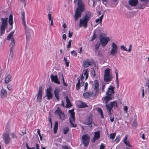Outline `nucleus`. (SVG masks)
Returning <instances> with one entry per match:
<instances>
[{
  "mask_svg": "<svg viewBox=\"0 0 149 149\" xmlns=\"http://www.w3.org/2000/svg\"><path fill=\"white\" fill-rule=\"evenodd\" d=\"M93 94L92 92H86L83 94V95L86 98H88Z\"/></svg>",
  "mask_w": 149,
  "mask_h": 149,
  "instance_id": "obj_25",
  "label": "nucleus"
},
{
  "mask_svg": "<svg viewBox=\"0 0 149 149\" xmlns=\"http://www.w3.org/2000/svg\"><path fill=\"white\" fill-rule=\"evenodd\" d=\"M82 138L84 146H87L89 142V136L88 135L84 134L82 136Z\"/></svg>",
  "mask_w": 149,
  "mask_h": 149,
  "instance_id": "obj_9",
  "label": "nucleus"
},
{
  "mask_svg": "<svg viewBox=\"0 0 149 149\" xmlns=\"http://www.w3.org/2000/svg\"><path fill=\"white\" fill-rule=\"evenodd\" d=\"M105 85L104 84H103L102 85V91H104V89L105 88Z\"/></svg>",
  "mask_w": 149,
  "mask_h": 149,
  "instance_id": "obj_63",
  "label": "nucleus"
},
{
  "mask_svg": "<svg viewBox=\"0 0 149 149\" xmlns=\"http://www.w3.org/2000/svg\"><path fill=\"white\" fill-rule=\"evenodd\" d=\"M69 131V128L68 127H66L63 130L64 133L65 134H66Z\"/></svg>",
  "mask_w": 149,
  "mask_h": 149,
  "instance_id": "obj_43",
  "label": "nucleus"
},
{
  "mask_svg": "<svg viewBox=\"0 0 149 149\" xmlns=\"http://www.w3.org/2000/svg\"><path fill=\"white\" fill-rule=\"evenodd\" d=\"M51 78L52 82L58 84H60V82L58 80L57 75H54L51 74Z\"/></svg>",
  "mask_w": 149,
  "mask_h": 149,
  "instance_id": "obj_16",
  "label": "nucleus"
},
{
  "mask_svg": "<svg viewBox=\"0 0 149 149\" xmlns=\"http://www.w3.org/2000/svg\"><path fill=\"white\" fill-rule=\"evenodd\" d=\"M138 3V0H130L129 1V3L132 6H135Z\"/></svg>",
  "mask_w": 149,
  "mask_h": 149,
  "instance_id": "obj_23",
  "label": "nucleus"
},
{
  "mask_svg": "<svg viewBox=\"0 0 149 149\" xmlns=\"http://www.w3.org/2000/svg\"><path fill=\"white\" fill-rule=\"evenodd\" d=\"M64 60L65 62L66 66L67 67H68L69 64V61L68 60L67 58L65 57L64 58Z\"/></svg>",
  "mask_w": 149,
  "mask_h": 149,
  "instance_id": "obj_41",
  "label": "nucleus"
},
{
  "mask_svg": "<svg viewBox=\"0 0 149 149\" xmlns=\"http://www.w3.org/2000/svg\"><path fill=\"white\" fill-rule=\"evenodd\" d=\"M55 115H57L59 117L61 120H63L65 118V116L63 112H62L59 107H58L57 109L55 112Z\"/></svg>",
  "mask_w": 149,
  "mask_h": 149,
  "instance_id": "obj_8",
  "label": "nucleus"
},
{
  "mask_svg": "<svg viewBox=\"0 0 149 149\" xmlns=\"http://www.w3.org/2000/svg\"><path fill=\"white\" fill-rule=\"evenodd\" d=\"M21 18L22 19V24L25 26L26 28V36L27 35H29V33H28V29L26 27V22L25 19V12L24 11H22L21 12Z\"/></svg>",
  "mask_w": 149,
  "mask_h": 149,
  "instance_id": "obj_10",
  "label": "nucleus"
},
{
  "mask_svg": "<svg viewBox=\"0 0 149 149\" xmlns=\"http://www.w3.org/2000/svg\"><path fill=\"white\" fill-rule=\"evenodd\" d=\"M73 34L72 32H70V31H69L68 33V36L69 38H71L72 36V34Z\"/></svg>",
  "mask_w": 149,
  "mask_h": 149,
  "instance_id": "obj_57",
  "label": "nucleus"
},
{
  "mask_svg": "<svg viewBox=\"0 0 149 149\" xmlns=\"http://www.w3.org/2000/svg\"><path fill=\"white\" fill-rule=\"evenodd\" d=\"M74 2L77 5L74 15L75 20L77 21L81 16L82 13L85 10V7L84 3L81 0H74Z\"/></svg>",
  "mask_w": 149,
  "mask_h": 149,
  "instance_id": "obj_1",
  "label": "nucleus"
},
{
  "mask_svg": "<svg viewBox=\"0 0 149 149\" xmlns=\"http://www.w3.org/2000/svg\"><path fill=\"white\" fill-rule=\"evenodd\" d=\"M11 81V76L10 75H8L5 78V82L6 84H8Z\"/></svg>",
  "mask_w": 149,
  "mask_h": 149,
  "instance_id": "obj_30",
  "label": "nucleus"
},
{
  "mask_svg": "<svg viewBox=\"0 0 149 149\" xmlns=\"http://www.w3.org/2000/svg\"><path fill=\"white\" fill-rule=\"evenodd\" d=\"M93 86L94 87V90L95 91V94H97L99 93V85L98 81L95 80L94 81V83L93 84Z\"/></svg>",
  "mask_w": 149,
  "mask_h": 149,
  "instance_id": "obj_11",
  "label": "nucleus"
},
{
  "mask_svg": "<svg viewBox=\"0 0 149 149\" xmlns=\"http://www.w3.org/2000/svg\"><path fill=\"white\" fill-rule=\"evenodd\" d=\"M123 109L126 113H127V112L128 108L127 106H125L124 107Z\"/></svg>",
  "mask_w": 149,
  "mask_h": 149,
  "instance_id": "obj_55",
  "label": "nucleus"
},
{
  "mask_svg": "<svg viewBox=\"0 0 149 149\" xmlns=\"http://www.w3.org/2000/svg\"><path fill=\"white\" fill-rule=\"evenodd\" d=\"M14 33V31H12L10 33L7 37V39L8 40H10L11 39H13V36Z\"/></svg>",
  "mask_w": 149,
  "mask_h": 149,
  "instance_id": "obj_31",
  "label": "nucleus"
},
{
  "mask_svg": "<svg viewBox=\"0 0 149 149\" xmlns=\"http://www.w3.org/2000/svg\"><path fill=\"white\" fill-rule=\"evenodd\" d=\"M117 50L118 46L114 42H112L111 45L110 55L112 56H115L117 54Z\"/></svg>",
  "mask_w": 149,
  "mask_h": 149,
  "instance_id": "obj_7",
  "label": "nucleus"
},
{
  "mask_svg": "<svg viewBox=\"0 0 149 149\" xmlns=\"http://www.w3.org/2000/svg\"><path fill=\"white\" fill-rule=\"evenodd\" d=\"M60 91V89L59 88H56L55 90L54 91V94L55 95V96L56 98V99L58 100H59V92Z\"/></svg>",
  "mask_w": 149,
  "mask_h": 149,
  "instance_id": "obj_22",
  "label": "nucleus"
},
{
  "mask_svg": "<svg viewBox=\"0 0 149 149\" xmlns=\"http://www.w3.org/2000/svg\"><path fill=\"white\" fill-rule=\"evenodd\" d=\"M9 136V134L7 133H4L3 134V139L6 144L8 143L10 141V139Z\"/></svg>",
  "mask_w": 149,
  "mask_h": 149,
  "instance_id": "obj_14",
  "label": "nucleus"
},
{
  "mask_svg": "<svg viewBox=\"0 0 149 149\" xmlns=\"http://www.w3.org/2000/svg\"><path fill=\"white\" fill-rule=\"evenodd\" d=\"M62 37L64 40H65L66 38V35L65 34H63Z\"/></svg>",
  "mask_w": 149,
  "mask_h": 149,
  "instance_id": "obj_59",
  "label": "nucleus"
},
{
  "mask_svg": "<svg viewBox=\"0 0 149 149\" xmlns=\"http://www.w3.org/2000/svg\"><path fill=\"white\" fill-rule=\"evenodd\" d=\"M91 64V62L89 59H87L83 62V67L84 68L88 67Z\"/></svg>",
  "mask_w": 149,
  "mask_h": 149,
  "instance_id": "obj_17",
  "label": "nucleus"
},
{
  "mask_svg": "<svg viewBox=\"0 0 149 149\" xmlns=\"http://www.w3.org/2000/svg\"><path fill=\"white\" fill-rule=\"evenodd\" d=\"M83 75L85 76V79L86 80L88 77V69H86L85 70H84L83 72Z\"/></svg>",
  "mask_w": 149,
  "mask_h": 149,
  "instance_id": "obj_36",
  "label": "nucleus"
},
{
  "mask_svg": "<svg viewBox=\"0 0 149 149\" xmlns=\"http://www.w3.org/2000/svg\"><path fill=\"white\" fill-rule=\"evenodd\" d=\"M97 111H98V112L99 113H100V115L102 117V118H103L104 117V116H103V114L102 111V109L101 108H99L97 109Z\"/></svg>",
  "mask_w": 149,
  "mask_h": 149,
  "instance_id": "obj_38",
  "label": "nucleus"
},
{
  "mask_svg": "<svg viewBox=\"0 0 149 149\" xmlns=\"http://www.w3.org/2000/svg\"><path fill=\"white\" fill-rule=\"evenodd\" d=\"M13 49L10 50V53L8 59H11L13 57Z\"/></svg>",
  "mask_w": 149,
  "mask_h": 149,
  "instance_id": "obj_40",
  "label": "nucleus"
},
{
  "mask_svg": "<svg viewBox=\"0 0 149 149\" xmlns=\"http://www.w3.org/2000/svg\"><path fill=\"white\" fill-rule=\"evenodd\" d=\"M105 146L103 143H102L100 146L99 149H104Z\"/></svg>",
  "mask_w": 149,
  "mask_h": 149,
  "instance_id": "obj_53",
  "label": "nucleus"
},
{
  "mask_svg": "<svg viewBox=\"0 0 149 149\" xmlns=\"http://www.w3.org/2000/svg\"><path fill=\"white\" fill-rule=\"evenodd\" d=\"M71 53L72 55L74 56H76L77 54L76 51L74 50H73L72 51H71Z\"/></svg>",
  "mask_w": 149,
  "mask_h": 149,
  "instance_id": "obj_44",
  "label": "nucleus"
},
{
  "mask_svg": "<svg viewBox=\"0 0 149 149\" xmlns=\"http://www.w3.org/2000/svg\"><path fill=\"white\" fill-rule=\"evenodd\" d=\"M79 53L80 54H81V52H82V48L81 47H80L79 48Z\"/></svg>",
  "mask_w": 149,
  "mask_h": 149,
  "instance_id": "obj_61",
  "label": "nucleus"
},
{
  "mask_svg": "<svg viewBox=\"0 0 149 149\" xmlns=\"http://www.w3.org/2000/svg\"><path fill=\"white\" fill-rule=\"evenodd\" d=\"M1 95L2 97H6L7 95V92L5 89L2 88L0 91Z\"/></svg>",
  "mask_w": 149,
  "mask_h": 149,
  "instance_id": "obj_24",
  "label": "nucleus"
},
{
  "mask_svg": "<svg viewBox=\"0 0 149 149\" xmlns=\"http://www.w3.org/2000/svg\"><path fill=\"white\" fill-rule=\"evenodd\" d=\"M100 138V134L99 131L95 132L94 137L92 140V142L94 143L96 140Z\"/></svg>",
  "mask_w": 149,
  "mask_h": 149,
  "instance_id": "obj_18",
  "label": "nucleus"
},
{
  "mask_svg": "<svg viewBox=\"0 0 149 149\" xmlns=\"http://www.w3.org/2000/svg\"><path fill=\"white\" fill-rule=\"evenodd\" d=\"M91 16L92 14L91 13L87 12L83 18L80 20L79 27L83 26L85 28H86L87 27V23Z\"/></svg>",
  "mask_w": 149,
  "mask_h": 149,
  "instance_id": "obj_2",
  "label": "nucleus"
},
{
  "mask_svg": "<svg viewBox=\"0 0 149 149\" xmlns=\"http://www.w3.org/2000/svg\"><path fill=\"white\" fill-rule=\"evenodd\" d=\"M26 147L27 149H36V148L35 147H33L31 148H30L28 145L27 144L26 145Z\"/></svg>",
  "mask_w": 149,
  "mask_h": 149,
  "instance_id": "obj_60",
  "label": "nucleus"
},
{
  "mask_svg": "<svg viewBox=\"0 0 149 149\" xmlns=\"http://www.w3.org/2000/svg\"><path fill=\"white\" fill-rule=\"evenodd\" d=\"M132 125L135 128L137 127L138 125L136 122H134L132 123Z\"/></svg>",
  "mask_w": 149,
  "mask_h": 149,
  "instance_id": "obj_52",
  "label": "nucleus"
},
{
  "mask_svg": "<svg viewBox=\"0 0 149 149\" xmlns=\"http://www.w3.org/2000/svg\"><path fill=\"white\" fill-rule=\"evenodd\" d=\"M7 88L8 90H11L12 89V86L10 84H8L7 85Z\"/></svg>",
  "mask_w": 149,
  "mask_h": 149,
  "instance_id": "obj_54",
  "label": "nucleus"
},
{
  "mask_svg": "<svg viewBox=\"0 0 149 149\" xmlns=\"http://www.w3.org/2000/svg\"><path fill=\"white\" fill-rule=\"evenodd\" d=\"M120 48L122 49L125 51H127V49L126 47L123 45H121L120 46Z\"/></svg>",
  "mask_w": 149,
  "mask_h": 149,
  "instance_id": "obj_49",
  "label": "nucleus"
},
{
  "mask_svg": "<svg viewBox=\"0 0 149 149\" xmlns=\"http://www.w3.org/2000/svg\"><path fill=\"white\" fill-rule=\"evenodd\" d=\"M100 33L99 30H97L93 31V34L92 37L91 41H93L95 40L100 34Z\"/></svg>",
  "mask_w": 149,
  "mask_h": 149,
  "instance_id": "obj_21",
  "label": "nucleus"
},
{
  "mask_svg": "<svg viewBox=\"0 0 149 149\" xmlns=\"http://www.w3.org/2000/svg\"><path fill=\"white\" fill-rule=\"evenodd\" d=\"M144 89H143L142 91V97H144Z\"/></svg>",
  "mask_w": 149,
  "mask_h": 149,
  "instance_id": "obj_58",
  "label": "nucleus"
},
{
  "mask_svg": "<svg viewBox=\"0 0 149 149\" xmlns=\"http://www.w3.org/2000/svg\"><path fill=\"white\" fill-rule=\"evenodd\" d=\"M128 138V136L127 135H126L123 140V141L124 143L127 146L129 147H131V146L129 142L127 141V139Z\"/></svg>",
  "mask_w": 149,
  "mask_h": 149,
  "instance_id": "obj_27",
  "label": "nucleus"
},
{
  "mask_svg": "<svg viewBox=\"0 0 149 149\" xmlns=\"http://www.w3.org/2000/svg\"><path fill=\"white\" fill-rule=\"evenodd\" d=\"M80 80L79 79L78 82L76 84V89L78 90L79 88Z\"/></svg>",
  "mask_w": 149,
  "mask_h": 149,
  "instance_id": "obj_47",
  "label": "nucleus"
},
{
  "mask_svg": "<svg viewBox=\"0 0 149 149\" xmlns=\"http://www.w3.org/2000/svg\"><path fill=\"white\" fill-rule=\"evenodd\" d=\"M100 44L103 47H104L107 45L109 41L110 40V38L106 36H100Z\"/></svg>",
  "mask_w": 149,
  "mask_h": 149,
  "instance_id": "obj_5",
  "label": "nucleus"
},
{
  "mask_svg": "<svg viewBox=\"0 0 149 149\" xmlns=\"http://www.w3.org/2000/svg\"><path fill=\"white\" fill-rule=\"evenodd\" d=\"M112 78L111 74L104 75V80L105 82L110 81Z\"/></svg>",
  "mask_w": 149,
  "mask_h": 149,
  "instance_id": "obj_20",
  "label": "nucleus"
},
{
  "mask_svg": "<svg viewBox=\"0 0 149 149\" xmlns=\"http://www.w3.org/2000/svg\"><path fill=\"white\" fill-rule=\"evenodd\" d=\"M8 22L10 26H12L13 23V16L11 14H10L9 15L8 19Z\"/></svg>",
  "mask_w": 149,
  "mask_h": 149,
  "instance_id": "obj_28",
  "label": "nucleus"
},
{
  "mask_svg": "<svg viewBox=\"0 0 149 149\" xmlns=\"http://www.w3.org/2000/svg\"><path fill=\"white\" fill-rule=\"evenodd\" d=\"M72 40H69L68 42V45H67V48H69L71 47V43L72 42Z\"/></svg>",
  "mask_w": 149,
  "mask_h": 149,
  "instance_id": "obj_45",
  "label": "nucleus"
},
{
  "mask_svg": "<svg viewBox=\"0 0 149 149\" xmlns=\"http://www.w3.org/2000/svg\"><path fill=\"white\" fill-rule=\"evenodd\" d=\"M1 21L2 23L0 25V28L1 33L2 34L4 33L5 29L7 27L8 25V18H1Z\"/></svg>",
  "mask_w": 149,
  "mask_h": 149,
  "instance_id": "obj_4",
  "label": "nucleus"
},
{
  "mask_svg": "<svg viewBox=\"0 0 149 149\" xmlns=\"http://www.w3.org/2000/svg\"><path fill=\"white\" fill-rule=\"evenodd\" d=\"M116 135V133H115L110 134L109 135L110 138L111 139H114Z\"/></svg>",
  "mask_w": 149,
  "mask_h": 149,
  "instance_id": "obj_42",
  "label": "nucleus"
},
{
  "mask_svg": "<svg viewBox=\"0 0 149 149\" xmlns=\"http://www.w3.org/2000/svg\"><path fill=\"white\" fill-rule=\"evenodd\" d=\"M66 101L67 103V104L66 105V107H69L71 106V104L70 103V100L68 98L67 96H66L65 97Z\"/></svg>",
  "mask_w": 149,
  "mask_h": 149,
  "instance_id": "obj_34",
  "label": "nucleus"
},
{
  "mask_svg": "<svg viewBox=\"0 0 149 149\" xmlns=\"http://www.w3.org/2000/svg\"><path fill=\"white\" fill-rule=\"evenodd\" d=\"M36 149H39V146L38 144H37V143L36 144Z\"/></svg>",
  "mask_w": 149,
  "mask_h": 149,
  "instance_id": "obj_64",
  "label": "nucleus"
},
{
  "mask_svg": "<svg viewBox=\"0 0 149 149\" xmlns=\"http://www.w3.org/2000/svg\"><path fill=\"white\" fill-rule=\"evenodd\" d=\"M78 106L79 108H81L86 107H88L85 103H83L81 101L79 102V104H78Z\"/></svg>",
  "mask_w": 149,
  "mask_h": 149,
  "instance_id": "obj_26",
  "label": "nucleus"
},
{
  "mask_svg": "<svg viewBox=\"0 0 149 149\" xmlns=\"http://www.w3.org/2000/svg\"><path fill=\"white\" fill-rule=\"evenodd\" d=\"M62 148L63 149H70L69 148L66 146H63Z\"/></svg>",
  "mask_w": 149,
  "mask_h": 149,
  "instance_id": "obj_62",
  "label": "nucleus"
},
{
  "mask_svg": "<svg viewBox=\"0 0 149 149\" xmlns=\"http://www.w3.org/2000/svg\"><path fill=\"white\" fill-rule=\"evenodd\" d=\"M103 15H102L98 19H97L95 20V22L96 23H99L100 24H101L103 18Z\"/></svg>",
  "mask_w": 149,
  "mask_h": 149,
  "instance_id": "obj_37",
  "label": "nucleus"
},
{
  "mask_svg": "<svg viewBox=\"0 0 149 149\" xmlns=\"http://www.w3.org/2000/svg\"><path fill=\"white\" fill-rule=\"evenodd\" d=\"M145 88L146 91L149 92V78L148 79L147 81L146 82Z\"/></svg>",
  "mask_w": 149,
  "mask_h": 149,
  "instance_id": "obj_32",
  "label": "nucleus"
},
{
  "mask_svg": "<svg viewBox=\"0 0 149 149\" xmlns=\"http://www.w3.org/2000/svg\"><path fill=\"white\" fill-rule=\"evenodd\" d=\"M15 45V41L13 39H12L11 40V43L9 45V47L10 48V50L13 49V48L14 47V45Z\"/></svg>",
  "mask_w": 149,
  "mask_h": 149,
  "instance_id": "obj_35",
  "label": "nucleus"
},
{
  "mask_svg": "<svg viewBox=\"0 0 149 149\" xmlns=\"http://www.w3.org/2000/svg\"><path fill=\"white\" fill-rule=\"evenodd\" d=\"M58 123L56 121L55 123V124L54 126V133L55 134L57 132L58 130Z\"/></svg>",
  "mask_w": 149,
  "mask_h": 149,
  "instance_id": "obj_33",
  "label": "nucleus"
},
{
  "mask_svg": "<svg viewBox=\"0 0 149 149\" xmlns=\"http://www.w3.org/2000/svg\"><path fill=\"white\" fill-rule=\"evenodd\" d=\"M114 87L110 86L108 88V90L106 93V95L111 96L112 94L114 93Z\"/></svg>",
  "mask_w": 149,
  "mask_h": 149,
  "instance_id": "obj_15",
  "label": "nucleus"
},
{
  "mask_svg": "<svg viewBox=\"0 0 149 149\" xmlns=\"http://www.w3.org/2000/svg\"><path fill=\"white\" fill-rule=\"evenodd\" d=\"M92 122V118L91 117H88L86 121L85 122L86 124L91 125Z\"/></svg>",
  "mask_w": 149,
  "mask_h": 149,
  "instance_id": "obj_29",
  "label": "nucleus"
},
{
  "mask_svg": "<svg viewBox=\"0 0 149 149\" xmlns=\"http://www.w3.org/2000/svg\"><path fill=\"white\" fill-rule=\"evenodd\" d=\"M88 84L86 82L84 86V91H86L88 88Z\"/></svg>",
  "mask_w": 149,
  "mask_h": 149,
  "instance_id": "obj_56",
  "label": "nucleus"
},
{
  "mask_svg": "<svg viewBox=\"0 0 149 149\" xmlns=\"http://www.w3.org/2000/svg\"><path fill=\"white\" fill-rule=\"evenodd\" d=\"M111 99V96L108 95H106V96L103 97L102 98L103 102H105V103L106 104H107V103Z\"/></svg>",
  "mask_w": 149,
  "mask_h": 149,
  "instance_id": "obj_19",
  "label": "nucleus"
},
{
  "mask_svg": "<svg viewBox=\"0 0 149 149\" xmlns=\"http://www.w3.org/2000/svg\"><path fill=\"white\" fill-rule=\"evenodd\" d=\"M100 44L99 43H97L95 46V50H97L98 49L100 46Z\"/></svg>",
  "mask_w": 149,
  "mask_h": 149,
  "instance_id": "obj_46",
  "label": "nucleus"
},
{
  "mask_svg": "<svg viewBox=\"0 0 149 149\" xmlns=\"http://www.w3.org/2000/svg\"><path fill=\"white\" fill-rule=\"evenodd\" d=\"M52 88L51 87H49L46 90V96L47 97V100H49L51 99L53 97V94L52 93Z\"/></svg>",
  "mask_w": 149,
  "mask_h": 149,
  "instance_id": "obj_12",
  "label": "nucleus"
},
{
  "mask_svg": "<svg viewBox=\"0 0 149 149\" xmlns=\"http://www.w3.org/2000/svg\"><path fill=\"white\" fill-rule=\"evenodd\" d=\"M42 87L41 86L39 88V90L37 94L36 101L38 102H41L42 96Z\"/></svg>",
  "mask_w": 149,
  "mask_h": 149,
  "instance_id": "obj_13",
  "label": "nucleus"
},
{
  "mask_svg": "<svg viewBox=\"0 0 149 149\" xmlns=\"http://www.w3.org/2000/svg\"><path fill=\"white\" fill-rule=\"evenodd\" d=\"M106 106L107 111L110 114L111 113V111L112 108L113 107L115 108L117 107V103L116 101L111 102L108 104H106Z\"/></svg>",
  "mask_w": 149,
  "mask_h": 149,
  "instance_id": "obj_6",
  "label": "nucleus"
},
{
  "mask_svg": "<svg viewBox=\"0 0 149 149\" xmlns=\"http://www.w3.org/2000/svg\"><path fill=\"white\" fill-rule=\"evenodd\" d=\"M69 112L70 114V116L69 119L70 124L72 127H75L77 126V125L74 123L75 120V113L74 112V110L72 109L71 110H69Z\"/></svg>",
  "mask_w": 149,
  "mask_h": 149,
  "instance_id": "obj_3",
  "label": "nucleus"
},
{
  "mask_svg": "<svg viewBox=\"0 0 149 149\" xmlns=\"http://www.w3.org/2000/svg\"><path fill=\"white\" fill-rule=\"evenodd\" d=\"M109 116H110V121H111L113 122L114 120V118L113 116H112V115L111 114V113H110H110H109Z\"/></svg>",
  "mask_w": 149,
  "mask_h": 149,
  "instance_id": "obj_48",
  "label": "nucleus"
},
{
  "mask_svg": "<svg viewBox=\"0 0 149 149\" xmlns=\"http://www.w3.org/2000/svg\"><path fill=\"white\" fill-rule=\"evenodd\" d=\"M110 69L109 68H107L104 70V75L111 74L110 73Z\"/></svg>",
  "mask_w": 149,
  "mask_h": 149,
  "instance_id": "obj_39",
  "label": "nucleus"
},
{
  "mask_svg": "<svg viewBox=\"0 0 149 149\" xmlns=\"http://www.w3.org/2000/svg\"><path fill=\"white\" fill-rule=\"evenodd\" d=\"M37 132H38V134L39 136L40 137V139L41 140H42V137L41 135V134L40 133V130L39 129H37Z\"/></svg>",
  "mask_w": 149,
  "mask_h": 149,
  "instance_id": "obj_50",
  "label": "nucleus"
},
{
  "mask_svg": "<svg viewBox=\"0 0 149 149\" xmlns=\"http://www.w3.org/2000/svg\"><path fill=\"white\" fill-rule=\"evenodd\" d=\"M48 17L49 20L51 21L52 20H53L52 18V15L51 14H48Z\"/></svg>",
  "mask_w": 149,
  "mask_h": 149,
  "instance_id": "obj_51",
  "label": "nucleus"
}]
</instances>
